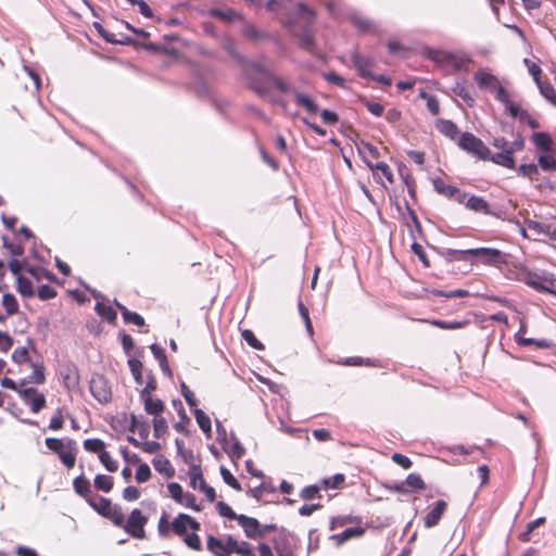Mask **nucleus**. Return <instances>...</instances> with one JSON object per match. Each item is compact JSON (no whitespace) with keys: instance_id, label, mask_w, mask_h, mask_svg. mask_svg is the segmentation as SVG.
I'll list each match as a JSON object with an SVG mask.
<instances>
[{"instance_id":"nucleus-1","label":"nucleus","mask_w":556,"mask_h":556,"mask_svg":"<svg viewBox=\"0 0 556 556\" xmlns=\"http://www.w3.org/2000/svg\"><path fill=\"white\" fill-rule=\"evenodd\" d=\"M457 144L464 151L471 153L480 160H489L491 155L490 149L471 132H464L458 138Z\"/></svg>"},{"instance_id":"nucleus-2","label":"nucleus","mask_w":556,"mask_h":556,"mask_svg":"<svg viewBox=\"0 0 556 556\" xmlns=\"http://www.w3.org/2000/svg\"><path fill=\"white\" fill-rule=\"evenodd\" d=\"M520 280L539 292L556 293L553 291V279L545 271L526 270L520 274Z\"/></svg>"},{"instance_id":"nucleus-3","label":"nucleus","mask_w":556,"mask_h":556,"mask_svg":"<svg viewBox=\"0 0 556 556\" xmlns=\"http://www.w3.org/2000/svg\"><path fill=\"white\" fill-rule=\"evenodd\" d=\"M148 522V517L143 516L141 510L135 508L130 513L127 521H124L122 528L135 539L142 540L146 538L144 526Z\"/></svg>"},{"instance_id":"nucleus-4","label":"nucleus","mask_w":556,"mask_h":556,"mask_svg":"<svg viewBox=\"0 0 556 556\" xmlns=\"http://www.w3.org/2000/svg\"><path fill=\"white\" fill-rule=\"evenodd\" d=\"M90 392L96 400L106 404L112 399V391L108 380L102 375H94L90 380Z\"/></svg>"},{"instance_id":"nucleus-5","label":"nucleus","mask_w":556,"mask_h":556,"mask_svg":"<svg viewBox=\"0 0 556 556\" xmlns=\"http://www.w3.org/2000/svg\"><path fill=\"white\" fill-rule=\"evenodd\" d=\"M432 185H433L434 190L438 193H440L448 199H453V200L457 201L458 203H464L465 200L467 199L466 192H463L460 189H458L455 186L447 185L441 178L433 179Z\"/></svg>"},{"instance_id":"nucleus-6","label":"nucleus","mask_w":556,"mask_h":556,"mask_svg":"<svg viewBox=\"0 0 556 556\" xmlns=\"http://www.w3.org/2000/svg\"><path fill=\"white\" fill-rule=\"evenodd\" d=\"M470 257H475L483 264H498L503 263V253L493 248H477L471 249Z\"/></svg>"},{"instance_id":"nucleus-7","label":"nucleus","mask_w":556,"mask_h":556,"mask_svg":"<svg viewBox=\"0 0 556 556\" xmlns=\"http://www.w3.org/2000/svg\"><path fill=\"white\" fill-rule=\"evenodd\" d=\"M23 401L30 406L33 413H38L46 405L43 394L39 393L35 388H27L18 391Z\"/></svg>"},{"instance_id":"nucleus-8","label":"nucleus","mask_w":556,"mask_h":556,"mask_svg":"<svg viewBox=\"0 0 556 556\" xmlns=\"http://www.w3.org/2000/svg\"><path fill=\"white\" fill-rule=\"evenodd\" d=\"M463 204L470 211L504 219L500 213L492 211L490 204L481 197L471 195Z\"/></svg>"},{"instance_id":"nucleus-9","label":"nucleus","mask_w":556,"mask_h":556,"mask_svg":"<svg viewBox=\"0 0 556 556\" xmlns=\"http://www.w3.org/2000/svg\"><path fill=\"white\" fill-rule=\"evenodd\" d=\"M238 522L242 527L247 538L252 540L262 538L261 523L256 518L240 515Z\"/></svg>"},{"instance_id":"nucleus-10","label":"nucleus","mask_w":556,"mask_h":556,"mask_svg":"<svg viewBox=\"0 0 556 556\" xmlns=\"http://www.w3.org/2000/svg\"><path fill=\"white\" fill-rule=\"evenodd\" d=\"M207 549L214 554V556H230L232 549L230 548L229 536L226 542L220 539H217L213 535L207 538Z\"/></svg>"},{"instance_id":"nucleus-11","label":"nucleus","mask_w":556,"mask_h":556,"mask_svg":"<svg viewBox=\"0 0 556 556\" xmlns=\"http://www.w3.org/2000/svg\"><path fill=\"white\" fill-rule=\"evenodd\" d=\"M447 508V504L445 501H438L433 508L425 516L424 525L426 528H432L437 526L442 518L443 514Z\"/></svg>"},{"instance_id":"nucleus-12","label":"nucleus","mask_w":556,"mask_h":556,"mask_svg":"<svg viewBox=\"0 0 556 556\" xmlns=\"http://www.w3.org/2000/svg\"><path fill=\"white\" fill-rule=\"evenodd\" d=\"M180 457L184 460V463H186L189 466L188 475L190 477V485L191 488L195 489V480H198V478H201L202 473L201 466L194 464V455L191 450L184 452V454Z\"/></svg>"},{"instance_id":"nucleus-13","label":"nucleus","mask_w":556,"mask_h":556,"mask_svg":"<svg viewBox=\"0 0 556 556\" xmlns=\"http://www.w3.org/2000/svg\"><path fill=\"white\" fill-rule=\"evenodd\" d=\"M352 63L354 67L357 70L359 76H362L363 78H375V75L369 71V67L372 66L371 59L363 56L358 53H353Z\"/></svg>"},{"instance_id":"nucleus-14","label":"nucleus","mask_w":556,"mask_h":556,"mask_svg":"<svg viewBox=\"0 0 556 556\" xmlns=\"http://www.w3.org/2000/svg\"><path fill=\"white\" fill-rule=\"evenodd\" d=\"M475 80L479 88L494 90L500 85L498 79L491 73L484 70H479L475 74Z\"/></svg>"},{"instance_id":"nucleus-15","label":"nucleus","mask_w":556,"mask_h":556,"mask_svg":"<svg viewBox=\"0 0 556 556\" xmlns=\"http://www.w3.org/2000/svg\"><path fill=\"white\" fill-rule=\"evenodd\" d=\"M77 446L72 439L66 440V447L59 454L61 462L67 467L73 468L76 460Z\"/></svg>"},{"instance_id":"nucleus-16","label":"nucleus","mask_w":556,"mask_h":556,"mask_svg":"<svg viewBox=\"0 0 556 556\" xmlns=\"http://www.w3.org/2000/svg\"><path fill=\"white\" fill-rule=\"evenodd\" d=\"M128 430L130 432L137 431L139 437L146 440L150 434V424L147 419H139L136 415L131 414Z\"/></svg>"},{"instance_id":"nucleus-17","label":"nucleus","mask_w":556,"mask_h":556,"mask_svg":"<svg viewBox=\"0 0 556 556\" xmlns=\"http://www.w3.org/2000/svg\"><path fill=\"white\" fill-rule=\"evenodd\" d=\"M293 98L299 106L304 108L309 114H316L319 110L317 103L306 93L294 91Z\"/></svg>"},{"instance_id":"nucleus-18","label":"nucleus","mask_w":556,"mask_h":556,"mask_svg":"<svg viewBox=\"0 0 556 556\" xmlns=\"http://www.w3.org/2000/svg\"><path fill=\"white\" fill-rule=\"evenodd\" d=\"M241 33L248 40L254 43L269 38L267 33L260 30L254 25L248 23L243 25Z\"/></svg>"},{"instance_id":"nucleus-19","label":"nucleus","mask_w":556,"mask_h":556,"mask_svg":"<svg viewBox=\"0 0 556 556\" xmlns=\"http://www.w3.org/2000/svg\"><path fill=\"white\" fill-rule=\"evenodd\" d=\"M141 401L144 404V410L149 415H153L154 417L161 416V414L165 409V404L163 403V401H161L159 399H153L152 396H147L144 399H141Z\"/></svg>"},{"instance_id":"nucleus-20","label":"nucleus","mask_w":556,"mask_h":556,"mask_svg":"<svg viewBox=\"0 0 556 556\" xmlns=\"http://www.w3.org/2000/svg\"><path fill=\"white\" fill-rule=\"evenodd\" d=\"M87 503L100 515H104L108 509H111L112 502L109 498L102 497L98 494H92L87 497Z\"/></svg>"},{"instance_id":"nucleus-21","label":"nucleus","mask_w":556,"mask_h":556,"mask_svg":"<svg viewBox=\"0 0 556 556\" xmlns=\"http://www.w3.org/2000/svg\"><path fill=\"white\" fill-rule=\"evenodd\" d=\"M152 463L157 472L165 475L167 478H173L175 476L174 467L163 455L156 456Z\"/></svg>"},{"instance_id":"nucleus-22","label":"nucleus","mask_w":556,"mask_h":556,"mask_svg":"<svg viewBox=\"0 0 556 556\" xmlns=\"http://www.w3.org/2000/svg\"><path fill=\"white\" fill-rule=\"evenodd\" d=\"M438 130L444 136L448 137L452 140H456L459 135V130L452 121L450 119H438L437 122Z\"/></svg>"},{"instance_id":"nucleus-23","label":"nucleus","mask_w":556,"mask_h":556,"mask_svg":"<svg viewBox=\"0 0 556 556\" xmlns=\"http://www.w3.org/2000/svg\"><path fill=\"white\" fill-rule=\"evenodd\" d=\"M489 160H491L493 163L504 166L506 168L513 169L515 168V160L510 151H501L495 154H491Z\"/></svg>"},{"instance_id":"nucleus-24","label":"nucleus","mask_w":556,"mask_h":556,"mask_svg":"<svg viewBox=\"0 0 556 556\" xmlns=\"http://www.w3.org/2000/svg\"><path fill=\"white\" fill-rule=\"evenodd\" d=\"M365 533V529L361 527L348 528L339 534H334L332 540H336L338 544H343L353 538H361Z\"/></svg>"},{"instance_id":"nucleus-25","label":"nucleus","mask_w":556,"mask_h":556,"mask_svg":"<svg viewBox=\"0 0 556 556\" xmlns=\"http://www.w3.org/2000/svg\"><path fill=\"white\" fill-rule=\"evenodd\" d=\"M229 543H230V548L232 549V553H236L240 556H255V553L252 548V546L250 545V543L248 542H241V543H238V541L232 538L231 535H229Z\"/></svg>"},{"instance_id":"nucleus-26","label":"nucleus","mask_w":556,"mask_h":556,"mask_svg":"<svg viewBox=\"0 0 556 556\" xmlns=\"http://www.w3.org/2000/svg\"><path fill=\"white\" fill-rule=\"evenodd\" d=\"M442 256L448 261H469L471 249L469 250H454V249H445L441 252Z\"/></svg>"},{"instance_id":"nucleus-27","label":"nucleus","mask_w":556,"mask_h":556,"mask_svg":"<svg viewBox=\"0 0 556 556\" xmlns=\"http://www.w3.org/2000/svg\"><path fill=\"white\" fill-rule=\"evenodd\" d=\"M73 486L75 492L86 500L92 495L90 481L84 476L77 477L73 482Z\"/></svg>"},{"instance_id":"nucleus-28","label":"nucleus","mask_w":556,"mask_h":556,"mask_svg":"<svg viewBox=\"0 0 556 556\" xmlns=\"http://www.w3.org/2000/svg\"><path fill=\"white\" fill-rule=\"evenodd\" d=\"M187 521H191V517L186 514H179L172 523L173 531L179 536H185L189 527Z\"/></svg>"},{"instance_id":"nucleus-29","label":"nucleus","mask_w":556,"mask_h":556,"mask_svg":"<svg viewBox=\"0 0 556 556\" xmlns=\"http://www.w3.org/2000/svg\"><path fill=\"white\" fill-rule=\"evenodd\" d=\"M299 45L302 49H305L309 52L314 51L315 41L308 25L303 27V30L299 36Z\"/></svg>"},{"instance_id":"nucleus-30","label":"nucleus","mask_w":556,"mask_h":556,"mask_svg":"<svg viewBox=\"0 0 556 556\" xmlns=\"http://www.w3.org/2000/svg\"><path fill=\"white\" fill-rule=\"evenodd\" d=\"M103 517L109 518L116 527L124 526L125 516L119 505L112 504L111 509H108Z\"/></svg>"},{"instance_id":"nucleus-31","label":"nucleus","mask_w":556,"mask_h":556,"mask_svg":"<svg viewBox=\"0 0 556 556\" xmlns=\"http://www.w3.org/2000/svg\"><path fill=\"white\" fill-rule=\"evenodd\" d=\"M94 309L102 318L106 319L109 323H115L117 315L111 305L105 304L104 302H97Z\"/></svg>"},{"instance_id":"nucleus-32","label":"nucleus","mask_w":556,"mask_h":556,"mask_svg":"<svg viewBox=\"0 0 556 556\" xmlns=\"http://www.w3.org/2000/svg\"><path fill=\"white\" fill-rule=\"evenodd\" d=\"M223 49L239 64H244V58L239 53L236 41L231 38H226L222 43Z\"/></svg>"},{"instance_id":"nucleus-33","label":"nucleus","mask_w":556,"mask_h":556,"mask_svg":"<svg viewBox=\"0 0 556 556\" xmlns=\"http://www.w3.org/2000/svg\"><path fill=\"white\" fill-rule=\"evenodd\" d=\"M532 141L535 144V147L543 152H548L552 148V139L545 132L533 134Z\"/></svg>"},{"instance_id":"nucleus-34","label":"nucleus","mask_w":556,"mask_h":556,"mask_svg":"<svg viewBox=\"0 0 556 556\" xmlns=\"http://www.w3.org/2000/svg\"><path fill=\"white\" fill-rule=\"evenodd\" d=\"M150 349H151V352L154 355V357L159 361L161 369L165 374L170 376L172 372H170L169 366L167 364V359H166V355H165L164 350L160 345H157V344H152L150 346Z\"/></svg>"},{"instance_id":"nucleus-35","label":"nucleus","mask_w":556,"mask_h":556,"mask_svg":"<svg viewBox=\"0 0 556 556\" xmlns=\"http://www.w3.org/2000/svg\"><path fill=\"white\" fill-rule=\"evenodd\" d=\"M211 15L217 18H220L226 22H232L235 20H242L243 16L233 10H220V9H213L211 11Z\"/></svg>"},{"instance_id":"nucleus-36","label":"nucleus","mask_w":556,"mask_h":556,"mask_svg":"<svg viewBox=\"0 0 556 556\" xmlns=\"http://www.w3.org/2000/svg\"><path fill=\"white\" fill-rule=\"evenodd\" d=\"M194 417L200 429L207 435L211 433V418L199 408L194 409Z\"/></svg>"},{"instance_id":"nucleus-37","label":"nucleus","mask_w":556,"mask_h":556,"mask_svg":"<svg viewBox=\"0 0 556 556\" xmlns=\"http://www.w3.org/2000/svg\"><path fill=\"white\" fill-rule=\"evenodd\" d=\"M114 481L111 476L98 475L94 478V486L97 490L110 492L113 489Z\"/></svg>"},{"instance_id":"nucleus-38","label":"nucleus","mask_w":556,"mask_h":556,"mask_svg":"<svg viewBox=\"0 0 556 556\" xmlns=\"http://www.w3.org/2000/svg\"><path fill=\"white\" fill-rule=\"evenodd\" d=\"M515 340L519 345L530 346L536 345L540 349H547L551 346V343L547 340H535L531 338L519 337V333L515 334Z\"/></svg>"},{"instance_id":"nucleus-39","label":"nucleus","mask_w":556,"mask_h":556,"mask_svg":"<svg viewBox=\"0 0 556 556\" xmlns=\"http://www.w3.org/2000/svg\"><path fill=\"white\" fill-rule=\"evenodd\" d=\"M453 93L459 98H462L468 105H472L475 102L473 97L471 96L470 90L464 86L463 84L457 83L453 89Z\"/></svg>"},{"instance_id":"nucleus-40","label":"nucleus","mask_w":556,"mask_h":556,"mask_svg":"<svg viewBox=\"0 0 556 556\" xmlns=\"http://www.w3.org/2000/svg\"><path fill=\"white\" fill-rule=\"evenodd\" d=\"M2 305L5 308L8 315H13L18 312V303L15 296L11 293H5L2 296Z\"/></svg>"},{"instance_id":"nucleus-41","label":"nucleus","mask_w":556,"mask_h":556,"mask_svg":"<svg viewBox=\"0 0 556 556\" xmlns=\"http://www.w3.org/2000/svg\"><path fill=\"white\" fill-rule=\"evenodd\" d=\"M427 55L435 63H450L453 60V55L450 52L442 50H429Z\"/></svg>"},{"instance_id":"nucleus-42","label":"nucleus","mask_w":556,"mask_h":556,"mask_svg":"<svg viewBox=\"0 0 556 556\" xmlns=\"http://www.w3.org/2000/svg\"><path fill=\"white\" fill-rule=\"evenodd\" d=\"M128 366L130 368V371L132 374V377L136 381V383L138 384H142L143 382V377H142V363L139 361V359H136V358H130L128 361Z\"/></svg>"},{"instance_id":"nucleus-43","label":"nucleus","mask_w":556,"mask_h":556,"mask_svg":"<svg viewBox=\"0 0 556 556\" xmlns=\"http://www.w3.org/2000/svg\"><path fill=\"white\" fill-rule=\"evenodd\" d=\"M16 282H17V291L23 296H33L34 295L33 285L29 279H27L24 276H18L16 279Z\"/></svg>"},{"instance_id":"nucleus-44","label":"nucleus","mask_w":556,"mask_h":556,"mask_svg":"<svg viewBox=\"0 0 556 556\" xmlns=\"http://www.w3.org/2000/svg\"><path fill=\"white\" fill-rule=\"evenodd\" d=\"M45 381V374H43V368L41 366H38V365H33V372L31 375L27 378V379H24L21 383L24 386L25 383H42Z\"/></svg>"},{"instance_id":"nucleus-45","label":"nucleus","mask_w":556,"mask_h":556,"mask_svg":"<svg viewBox=\"0 0 556 556\" xmlns=\"http://www.w3.org/2000/svg\"><path fill=\"white\" fill-rule=\"evenodd\" d=\"M344 476L342 473H337L330 478H325L321 480V486L324 489H339L344 483Z\"/></svg>"},{"instance_id":"nucleus-46","label":"nucleus","mask_w":556,"mask_h":556,"mask_svg":"<svg viewBox=\"0 0 556 556\" xmlns=\"http://www.w3.org/2000/svg\"><path fill=\"white\" fill-rule=\"evenodd\" d=\"M167 428H168L167 421L164 417H162V416L154 417L153 430H154V437L156 439L162 438L166 433Z\"/></svg>"},{"instance_id":"nucleus-47","label":"nucleus","mask_w":556,"mask_h":556,"mask_svg":"<svg viewBox=\"0 0 556 556\" xmlns=\"http://www.w3.org/2000/svg\"><path fill=\"white\" fill-rule=\"evenodd\" d=\"M84 447L91 453H99V455L104 452L105 444L100 439H87L84 441Z\"/></svg>"},{"instance_id":"nucleus-48","label":"nucleus","mask_w":556,"mask_h":556,"mask_svg":"<svg viewBox=\"0 0 556 556\" xmlns=\"http://www.w3.org/2000/svg\"><path fill=\"white\" fill-rule=\"evenodd\" d=\"M366 164L372 172L379 170L390 182H393V175L387 163L379 162L377 164H371L366 161Z\"/></svg>"},{"instance_id":"nucleus-49","label":"nucleus","mask_w":556,"mask_h":556,"mask_svg":"<svg viewBox=\"0 0 556 556\" xmlns=\"http://www.w3.org/2000/svg\"><path fill=\"white\" fill-rule=\"evenodd\" d=\"M299 16L303 17L307 24H311L316 18V13L313 9L305 5L303 2L296 4Z\"/></svg>"},{"instance_id":"nucleus-50","label":"nucleus","mask_w":556,"mask_h":556,"mask_svg":"<svg viewBox=\"0 0 556 556\" xmlns=\"http://www.w3.org/2000/svg\"><path fill=\"white\" fill-rule=\"evenodd\" d=\"M545 522V518L544 517H540L531 522H529L527 525V528L526 530L520 534V540L523 541V542H528L530 541V535L532 533V531L536 528H539L540 526H542L543 523Z\"/></svg>"},{"instance_id":"nucleus-51","label":"nucleus","mask_w":556,"mask_h":556,"mask_svg":"<svg viewBox=\"0 0 556 556\" xmlns=\"http://www.w3.org/2000/svg\"><path fill=\"white\" fill-rule=\"evenodd\" d=\"M216 508H217L218 514L220 516H223V517H226V518L231 519V520H237V521L240 518V515L236 514L231 509V507L228 504L224 503V502H218L216 504Z\"/></svg>"},{"instance_id":"nucleus-52","label":"nucleus","mask_w":556,"mask_h":556,"mask_svg":"<svg viewBox=\"0 0 556 556\" xmlns=\"http://www.w3.org/2000/svg\"><path fill=\"white\" fill-rule=\"evenodd\" d=\"M242 338L245 342L255 350H264V345L258 341L252 330L245 329L241 332Z\"/></svg>"},{"instance_id":"nucleus-53","label":"nucleus","mask_w":556,"mask_h":556,"mask_svg":"<svg viewBox=\"0 0 556 556\" xmlns=\"http://www.w3.org/2000/svg\"><path fill=\"white\" fill-rule=\"evenodd\" d=\"M404 484L408 485L413 490H425L426 489V484H425L424 480L421 479V477L419 475H416V473L408 475V477L404 481Z\"/></svg>"},{"instance_id":"nucleus-54","label":"nucleus","mask_w":556,"mask_h":556,"mask_svg":"<svg viewBox=\"0 0 556 556\" xmlns=\"http://www.w3.org/2000/svg\"><path fill=\"white\" fill-rule=\"evenodd\" d=\"M219 470L225 483H227L229 486L233 488L237 491H241V484L226 467L222 466Z\"/></svg>"},{"instance_id":"nucleus-55","label":"nucleus","mask_w":556,"mask_h":556,"mask_svg":"<svg viewBox=\"0 0 556 556\" xmlns=\"http://www.w3.org/2000/svg\"><path fill=\"white\" fill-rule=\"evenodd\" d=\"M99 459L110 472H115L118 469L117 462L112 459L111 455L106 451L99 455Z\"/></svg>"},{"instance_id":"nucleus-56","label":"nucleus","mask_w":556,"mask_h":556,"mask_svg":"<svg viewBox=\"0 0 556 556\" xmlns=\"http://www.w3.org/2000/svg\"><path fill=\"white\" fill-rule=\"evenodd\" d=\"M269 79L270 81L275 85V87L283 92V93H287V94H291L293 96V92L294 91H298L296 89L290 87L287 83H285L282 79H280L279 77H276L274 75H269Z\"/></svg>"},{"instance_id":"nucleus-57","label":"nucleus","mask_w":556,"mask_h":556,"mask_svg":"<svg viewBox=\"0 0 556 556\" xmlns=\"http://www.w3.org/2000/svg\"><path fill=\"white\" fill-rule=\"evenodd\" d=\"M525 223L529 229L534 230L539 235L546 236V233H549V225L539 223L532 219H526Z\"/></svg>"},{"instance_id":"nucleus-58","label":"nucleus","mask_w":556,"mask_h":556,"mask_svg":"<svg viewBox=\"0 0 556 556\" xmlns=\"http://www.w3.org/2000/svg\"><path fill=\"white\" fill-rule=\"evenodd\" d=\"M539 165L544 170H556V160L552 155L542 154L539 156Z\"/></svg>"},{"instance_id":"nucleus-59","label":"nucleus","mask_w":556,"mask_h":556,"mask_svg":"<svg viewBox=\"0 0 556 556\" xmlns=\"http://www.w3.org/2000/svg\"><path fill=\"white\" fill-rule=\"evenodd\" d=\"M518 174L530 179H534L539 174L538 166L535 164H522L518 168Z\"/></svg>"},{"instance_id":"nucleus-60","label":"nucleus","mask_w":556,"mask_h":556,"mask_svg":"<svg viewBox=\"0 0 556 556\" xmlns=\"http://www.w3.org/2000/svg\"><path fill=\"white\" fill-rule=\"evenodd\" d=\"M46 445L49 450L60 454L66 447V441L55 438H47Z\"/></svg>"},{"instance_id":"nucleus-61","label":"nucleus","mask_w":556,"mask_h":556,"mask_svg":"<svg viewBox=\"0 0 556 556\" xmlns=\"http://www.w3.org/2000/svg\"><path fill=\"white\" fill-rule=\"evenodd\" d=\"M319 490H320V486L319 485H307L305 486L301 493H300V497L304 501H309V500H313L317 496H319Z\"/></svg>"},{"instance_id":"nucleus-62","label":"nucleus","mask_w":556,"mask_h":556,"mask_svg":"<svg viewBox=\"0 0 556 556\" xmlns=\"http://www.w3.org/2000/svg\"><path fill=\"white\" fill-rule=\"evenodd\" d=\"M167 489H168V492H169L170 496L177 503L182 502V498H184L186 493H184L182 488H181L180 484H178L176 482H170V483H168Z\"/></svg>"},{"instance_id":"nucleus-63","label":"nucleus","mask_w":556,"mask_h":556,"mask_svg":"<svg viewBox=\"0 0 556 556\" xmlns=\"http://www.w3.org/2000/svg\"><path fill=\"white\" fill-rule=\"evenodd\" d=\"M184 541L188 547H190L194 551L202 549L201 540L197 533L186 534L184 538Z\"/></svg>"},{"instance_id":"nucleus-64","label":"nucleus","mask_w":556,"mask_h":556,"mask_svg":"<svg viewBox=\"0 0 556 556\" xmlns=\"http://www.w3.org/2000/svg\"><path fill=\"white\" fill-rule=\"evenodd\" d=\"M37 295L40 300H50L56 295V291L48 285H42L38 288Z\"/></svg>"}]
</instances>
